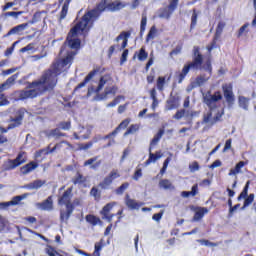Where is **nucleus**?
Masks as SVG:
<instances>
[{
	"mask_svg": "<svg viewBox=\"0 0 256 256\" xmlns=\"http://www.w3.org/2000/svg\"><path fill=\"white\" fill-rule=\"evenodd\" d=\"M123 7H125V4L119 1L107 3V0H101L95 8L86 11L82 18L71 28L66 39L68 47H70V49H79V47H81V40L76 38L77 35L88 33L95 21L101 17L104 11H119L123 9Z\"/></svg>",
	"mask_w": 256,
	"mask_h": 256,
	"instance_id": "1",
	"label": "nucleus"
},
{
	"mask_svg": "<svg viewBox=\"0 0 256 256\" xmlns=\"http://www.w3.org/2000/svg\"><path fill=\"white\" fill-rule=\"evenodd\" d=\"M75 55H77V53L71 51L62 61L58 60L53 63L50 69L45 71L39 80L28 84L29 90L25 92L24 96L37 97L43 95V93H47V91H53L55 87H57V77L61 75V69L67 67V65L73 61Z\"/></svg>",
	"mask_w": 256,
	"mask_h": 256,
	"instance_id": "2",
	"label": "nucleus"
},
{
	"mask_svg": "<svg viewBox=\"0 0 256 256\" xmlns=\"http://www.w3.org/2000/svg\"><path fill=\"white\" fill-rule=\"evenodd\" d=\"M191 69H204L209 73V76L205 74L197 76L195 81L193 82V87H201V85H204L205 83H207V81H209V78L211 77L210 74L213 71V68L211 66V60H207L206 63L203 65V54H201V48L199 46L193 47V61L187 65H184L181 73H178V83H183V80L185 79V77H187V74Z\"/></svg>",
	"mask_w": 256,
	"mask_h": 256,
	"instance_id": "3",
	"label": "nucleus"
},
{
	"mask_svg": "<svg viewBox=\"0 0 256 256\" xmlns=\"http://www.w3.org/2000/svg\"><path fill=\"white\" fill-rule=\"evenodd\" d=\"M217 101H219V98H204V103H206V105L210 109V113L204 116V123H210V125H213V123L219 121V119H221V117L223 116V108H216Z\"/></svg>",
	"mask_w": 256,
	"mask_h": 256,
	"instance_id": "4",
	"label": "nucleus"
},
{
	"mask_svg": "<svg viewBox=\"0 0 256 256\" xmlns=\"http://www.w3.org/2000/svg\"><path fill=\"white\" fill-rule=\"evenodd\" d=\"M73 189L68 188L63 196L58 200V205H66L67 213L61 212L60 219L61 221H67L73 213V204H71V197L73 196L72 193Z\"/></svg>",
	"mask_w": 256,
	"mask_h": 256,
	"instance_id": "5",
	"label": "nucleus"
},
{
	"mask_svg": "<svg viewBox=\"0 0 256 256\" xmlns=\"http://www.w3.org/2000/svg\"><path fill=\"white\" fill-rule=\"evenodd\" d=\"M129 37H131V31L121 32L115 39L117 43H119V41H122L121 47H119V45L110 46L109 52H108L109 57H111V55L115 53V49H118V51H123V49H125V47H127L129 43Z\"/></svg>",
	"mask_w": 256,
	"mask_h": 256,
	"instance_id": "6",
	"label": "nucleus"
},
{
	"mask_svg": "<svg viewBox=\"0 0 256 256\" xmlns=\"http://www.w3.org/2000/svg\"><path fill=\"white\" fill-rule=\"evenodd\" d=\"M23 163H27V157H25V154H19L16 159L5 161L3 167L5 171H11L17 169V167L23 165Z\"/></svg>",
	"mask_w": 256,
	"mask_h": 256,
	"instance_id": "7",
	"label": "nucleus"
},
{
	"mask_svg": "<svg viewBox=\"0 0 256 256\" xmlns=\"http://www.w3.org/2000/svg\"><path fill=\"white\" fill-rule=\"evenodd\" d=\"M115 205H117V202H110L102 208L100 215H102V219H104V221H108V223L113 221V217H115V215L111 214V211H113V207H115Z\"/></svg>",
	"mask_w": 256,
	"mask_h": 256,
	"instance_id": "8",
	"label": "nucleus"
},
{
	"mask_svg": "<svg viewBox=\"0 0 256 256\" xmlns=\"http://www.w3.org/2000/svg\"><path fill=\"white\" fill-rule=\"evenodd\" d=\"M121 177V174H119L117 171H112L105 179L103 182L99 184V187L101 189H108L109 185L115 181V179H119Z\"/></svg>",
	"mask_w": 256,
	"mask_h": 256,
	"instance_id": "9",
	"label": "nucleus"
},
{
	"mask_svg": "<svg viewBox=\"0 0 256 256\" xmlns=\"http://www.w3.org/2000/svg\"><path fill=\"white\" fill-rule=\"evenodd\" d=\"M91 135V130L85 127H78L77 130L74 132L73 137L74 139H89Z\"/></svg>",
	"mask_w": 256,
	"mask_h": 256,
	"instance_id": "10",
	"label": "nucleus"
},
{
	"mask_svg": "<svg viewBox=\"0 0 256 256\" xmlns=\"http://www.w3.org/2000/svg\"><path fill=\"white\" fill-rule=\"evenodd\" d=\"M107 84V76H102L99 80L98 86L96 88H89L88 89V96L92 95V93H96V96L103 91V87Z\"/></svg>",
	"mask_w": 256,
	"mask_h": 256,
	"instance_id": "11",
	"label": "nucleus"
},
{
	"mask_svg": "<svg viewBox=\"0 0 256 256\" xmlns=\"http://www.w3.org/2000/svg\"><path fill=\"white\" fill-rule=\"evenodd\" d=\"M27 26V23L19 24L10 29L8 33L4 35V37H11V35H21V33H23V31L27 29Z\"/></svg>",
	"mask_w": 256,
	"mask_h": 256,
	"instance_id": "12",
	"label": "nucleus"
},
{
	"mask_svg": "<svg viewBox=\"0 0 256 256\" xmlns=\"http://www.w3.org/2000/svg\"><path fill=\"white\" fill-rule=\"evenodd\" d=\"M17 77L18 75L14 74L11 77H9L4 83H2L0 85V93H3V91H6V89H9L11 85H13L15 81H17ZM0 97H4V95L0 94Z\"/></svg>",
	"mask_w": 256,
	"mask_h": 256,
	"instance_id": "13",
	"label": "nucleus"
},
{
	"mask_svg": "<svg viewBox=\"0 0 256 256\" xmlns=\"http://www.w3.org/2000/svg\"><path fill=\"white\" fill-rule=\"evenodd\" d=\"M42 211H53V198L50 196L44 202L36 204Z\"/></svg>",
	"mask_w": 256,
	"mask_h": 256,
	"instance_id": "14",
	"label": "nucleus"
},
{
	"mask_svg": "<svg viewBox=\"0 0 256 256\" xmlns=\"http://www.w3.org/2000/svg\"><path fill=\"white\" fill-rule=\"evenodd\" d=\"M98 72V70H92L91 72H89V74L84 78V81L78 84L77 87L74 89V93H77L79 89L85 87V85H87V83H89V81H91V79H93V77H95Z\"/></svg>",
	"mask_w": 256,
	"mask_h": 256,
	"instance_id": "15",
	"label": "nucleus"
},
{
	"mask_svg": "<svg viewBox=\"0 0 256 256\" xmlns=\"http://www.w3.org/2000/svg\"><path fill=\"white\" fill-rule=\"evenodd\" d=\"M247 165V162L244 161H240L238 162L234 168L230 169L228 175L229 177H237V175H239V173H243V171H241V169Z\"/></svg>",
	"mask_w": 256,
	"mask_h": 256,
	"instance_id": "16",
	"label": "nucleus"
},
{
	"mask_svg": "<svg viewBox=\"0 0 256 256\" xmlns=\"http://www.w3.org/2000/svg\"><path fill=\"white\" fill-rule=\"evenodd\" d=\"M37 167H39V165L37 163L30 162L20 168V173H22V175H28V173L35 171V169H37Z\"/></svg>",
	"mask_w": 256,
	"mask_h": 256,
	"instance_id": "17",
	"label": "nucleus"
},
{
	"mask_svg": "<svg viewBox=\"0 0 256 256\" xmlns=\"http://www.w3.org/2000/svg\"><path fill=\"white\" fill-rule=\"evenodd\" d=\"M32 235H37V237H40V239H45V236L37 233V232H33V230L28 229V228H22V230L20 231V237H31Z\"/></svg>",
	"mask_w": 256,
	"mask_h": 256,
	"instance_id": "18",
	"label": "nucleus"
},
{
	"mask_svg": "<svg viewBox=\"0 0 256 256\" xmlns=\"http://www.w3.org/2000/svg\"><path fill=\"white\" fill-rule=\"evenodd\" d=\"M171 15H173V11H171L168 7L167 8H161L158 11V17L160 19H171Z\"/></svg>",
	"mask_w": 256,
	"mask_h": 256,
	"instance_id": "19",
	"label": "nucleus"
},
{
	"mask_svg": "<svg viewBox=\"0 0 256 256\" xmlns=\"http://www.w3.org/2000/svg\"><path fill=\"white\" fill-rule=\"evenodd\" d=\"M71 1L72 0H65L64 4L62 6V10L60 12L59 21H63V19H65V17H67V13H69V5H71Z\"/></svg>",
	"mask_w": 256,
	"mask_h": 256,
	"instance_id": "20",
	"label": "nucleus"
},
{
	"mask_svg": "<svg viewBox=\"0 0 256 256\" xmlns=\"http://www.w3.org/2000/svg\"><path fill=\"white\" fill-rule=\"evenodd\" d=\"M197 193H199V187L197 186V184H195L194 186H192L191 191L181 192V197H184V198L195 197Z\"/></svg>",
	"mask_w": 256,
	"mask_h": 256,
	"instance_id": "21",
	"label": "nucleus"
},
{
	"mask_svg": "<svg viewBox=\"0 0 256 256\" xmlns=\"http://www.w3.org/2000/svg\"><path fill=\"white\" fill-rule=\"evenodd\" d=\"M126 205L129 209L137 210L140 209V207L143 205L142 203L137 202L136 200H133L131 198L126 199Z\"/></svg>",
	"mask_w": 256,
	"mask_h": 256,
	"instance_id": "22",
	"label": "nucleus"
},
{
	"mask_svg": "<svg viewBox=\"0 0 256 256\" xmlns=\"http://www.w3.org/2000/svg\"><path fill=\"white\" fill-rule=\"evenodd\" d=\"M197 115V112H191V113H185V110H180L174 115V119H183V117H195Z\"/></svg>",
	"mask_w": 256,
	"mask_h": 256,
	"instance_id": "23",
	"label": "nucleus"
},
{
	"mask_svg": "<svg viewBox=\"0 0 256 256\" xmlns=\"http://www.w3.org/2000/svg\"><path fill=\"white\" fill-rule=\"evenodd\" d=\"M163 157V154L161 152H157L156 154L150 153L149 159L146 161L147 165H151V163H155L156 161H159Z\"/></svg>",
	"mask_w": 256,
	"mask_h": 256,
	"instance_id": "24",
	"label": "nucleus"
},
{
	"mask_svg": "<svg viewBox=\"0 0 256 256\" xmlns=\"http://www.w3.org/2000/svg\"><path fill=\"white\" fill-rule=\"evenodd\" d=\"M45 184L43 180H35L32 183L26 185V189H41V187Z\"/></svg>",
	"mask_w": 256,
	"mask_h": 256,
	"instance_id": "25",
	"label": "nucleus"
},
{
	"mask_svg": "<svg viewBox=\"0 0 256 256\" xmlns=\"http://www.w3.org/2000/svg\"><path fill=\"white\" fill-rule=\"evenodd\" d=\"M159 187H160V189H165V190L175 189V187L173 186L171 181L167 180V179L160 180Z\"/></svg>",
	"mask_w": 256,
	"mask_h": 256,
	"instance_id": "26",
	"label": "nucleus"
},
{
	"mask_svg": "<svg viewBox=\"0 0 256 256\" xmlns=\"http://www.w3.org/2000/svg\"><path fill=\"white\" fill-rule=\"evenodd\" d=\"M206 213H209V210H207V208L198 209L194 215V221H200V219H203Z\"/></svg>",
	"mask_w": 256,
	"mask_h": 256,
	"instance_id": "27",
	"label": "nucleus"
},
{
	"mask_svg": "<svg viewBox=\"0 0 256 256\" xmlns=\"http://www.w3.org/2000/svg\"><path fill=\"white\" fill-rule=\"evenodd\" d=\"M147 27V13H142V19L140 22V35L142 36L145 33V29Z\"/></svg>",
	"mask_w": 256,
	"mask_h": 256,
	"instance_id": "28",
	"label": "nucleus"
},
{
	"mask_svg": "<svg viewBox=\"0 0 256 256\" xmlns=\"http://www.w3.org/2000/svg\"><path fill=\"white\" fill-rule=\"evenodd\" d=\"M224 97H233V85L225 84L222 86Z\"/></svg>",
	"mask_w": 256,
	"mask_h": 256,
	"instance_id": "29",
	"label": "nucleus"
},
{
	"mask_svg": "<svg viewBox=\"0 0 256 256\" xmlns=\"http://www.w3.org/2000/svg\"><path fill=\"white\" fill-rule=\"evenodd\" d=\"M139 61H146L147 57H149V53L145 50V46H142L137 55Z\"/></svg>",
	"mask_w": 256,
	"mask_h": 256,
	"instance_id": "30",
	"label": "nucleus"
},
{
	"mask_svg": "<svg viewBox=\"0 0 256 256\" xmlns=\"http://www.w3.org/2000/svg\"><path fill=\"white\" fill-rule=\"evenodd\" d=\"M85 166L87 165H90L91 166V169H97V167H99V165H101V162L100 161H97L96 158H91L89 160H87L85 163H84Z\"/></svg>",
	"mask_w": 256,
	"mask_h": 256,
	"instance_id": "31",
	"label": "nucleus"
},
{
	"mask_svg": "<svg viewBox=\"0 0 256 256\" xmlns=\"http://www.w3.org/2000/svg\"><path fill=\"white\" fill-rule=\"evenodd\" d=\"M155 35H157V27L152 26L147 34V37H146L147 43H149V41H151V39H155Z\"/></svg>",
	"mask_w": 256,
	"mask_h": 256,
	"instance_id": "32",
	"label": "nucleus"
},
{
	"mask_svg": "<svg viewBox=\"0 0 256 256\" xmlns=\"http://www.w3.org/2000/svg\"><path fill=\"white\" fill-rule=\"evenodd\" d=\"M20 53H35V44L30 43L27 46L21 48Z\"/></svg>",
	"mask_w": 256,
	"mask_h": 256,
	"instance_id": "33",
	"label": "nucleus"
},
{
	"mask_svg": "<svg viewBox=\"0 0 256 256\" xmlns=\"http://www.w3.org/2000/svg\"><path fill=\"white\" fill-rule=\"evenodd\" d=\"M86 221L88 223H91V225H99V223H101V219H99L98 217H96L94 215L86 216Z\"/></svg>",
	"mask_w": 256,
	"mask_h": 256,
	"instance_id": "34",
	"label": "nucleus"
},
{
	"mask_svg": "<svg viewBox=\"0 0 256 256\" xmlns=\"http://www.w3.org/2000/svg\"><path fill=\"white\" fill-rule=\"evenodd\" d=\"M223 29H225V22H219L216 28L214 39H218L221 37V33H223Z\"/></svg>",
	"mask_w": 256,
	"mask_h": 256,
	"instance_id": "35",
	"label": "nucleus"
},
{
	"mask_svg": "<svg viewBox=\"0 0 256 256\" xmlns=\"http://www.w3.org/2000/svg\"><path fill=\"white\" fill-rule=\"evenodd\" d=\"M23 199H25V196H15L11 201L8 202V205L9 207L19 205Z\"/></svg>",
	"mask_w": 256,
	"mask_h": 256,
	"instance_id": "36",
	"label": "nucleus"
},
{
	"mask_svg": "<svg viewBox=\"0 0 256 256\" xmlns=\"http://www.w3.org/2000/svg\"><path fill=\"white\" fill-rule=\"evenodd\" d=\"M167 77H158L157 79V89L159 91H163V87H165V81H166Z\"/></svg>",
	"mask_w": 256,
	"mask_h": 256,
	"instance_id": "37",
	"label": "nucleus"
},
{
	"mask_svg": "<svg viewBox=\"0 0 256 256\" xmlns=\"http://www.w3.org/2000/svg\"><path fill=\"white\" fill-rule=\"evenodd\" d=\"M163 137V131H159L155 136L154 138L152 139L151 141V146L153 147V145H156L159 143V141H161V138Z\"/></svg>",
	"mask_w": 256,
	"mask_h": 256,
	"instance_id": "38",
	"label": "nucleus"
},
{
	"mask_svg": "<svg viewBox=\"0 0 256 256\" xmlns=\"http://www.w3.org/2000/svg\"><path fill=\"white\" fill-rule=\"evenodd\" d=\"M17 43H19V41L14 42L11 47L6 49V51L4 52L5 57H11V55H13Z\"/></svg>",
	"mask_w": 256,
	"mask_h": 256,
	"instance_id": "39",
	"label": "nucleus"
},
{
	"mask_svg": "<svg viewBox=\"0 0 256 256\" xmlns=\"http://www.w3.org/2000/svg\"><path fill=\"white\" fill-rule=\"evenodd\" d=\"M128 188H129V183L128 182L122 184L118 189H116L117 195H123V193H125V191Z\"/></svg>",
	"mask_w": 256,
	"mask_h": 256,
	"instance_id": "40",
	"label": "nucleus"
},
{
	"mask_svg": "<svg viewBox=\"0 0 256 256\" xmlns=\"http://www.w3.org/2000/svg\"><path fill=\"white\" fill-rule=\"evenodd\" d=\"M195 25H197V10L194 9L191 17L190 29H195Z\"/></svg>",
	"mask_w": 256,
	"mask_h": 256,
	"instance_id": "41",
	"label": "nucleus"
},
{
	"mask_svg": "<svg viewBox=\"0 0 256 256\" xmlns=\"http://www.w3.org/2000/svg\"><path fill=\"white\" fill-rule=\"evenodd\" d=\"M253 201H255V195L254 194H250L245 199L243 208L245 209V207H249V205H251V203H253Z\"/></svg>",
	"mask_w": 256,
	"mask_h": 256,
	"instance_id": "42",
	"label": "nucleus"
},
{
	"mask_svg": "<svg viewBox=\"0 0 256 256\" xmlns=\"http://www.w3.org/2000/svg\"><path fill=\"white\" fill-rule=\"evenodd\" d=\"M129 123H131V120H129V119L124 120V121L119 125V127L117 128V130L114 131L111 135H115V134L117 133V131H119V129H126V127L129 126Z\"/></svg>",
	"mask_w": 256,
	"mask_h": 256,
	"instance_id": "43",
	"label": "nucleus"
},
{
	"mask_svg": "<svg viewBox=\"0 0 256 256\" xmlns=\"http://www.w3.org/2000/svg\"><path fill=\"white\" fill-rule=\"evenodd\" d=\"M178 5H179V0H171L170 4L168 5V8L170 11H172V13H174Z\"/></svg>",
	"mask_w": 256,
	"mask_h": 256,
	"instance_id": "44",
	"label": "nucleus"
},
{
	"mask_svg": "<svg viewBox=\"0 0 256 256\" xmlns=\"http://www.w3.org/2000/svg\"><path fill=\"white\" fill-rule=\"evenodd\" d=\"M23 115H25L24 112H19V114L16 117V119L13 120L16 124L14 126H12V127H17V126L21 125V121H23Z\"/></svg>",
	"mask_w": 256,
	"mask_h": 256,
	"instance_id": "45",
	"label": "nucleus"
},
{
	"mask_svg": "<svg viewBox=\"0 0 256 256\" xmlns=\"http://www.w3.org/2000/svg\"><path fill=\"white\" fill-rule=\"evenodd\" d=\"M200 245H204V247H217V244L210 242L209 240H198Z\"/></svg>",
	"mask_w": 256,
	"mask_h": 256,
	"instance_id": "46",
	"label": "nucleus"
},
{
	"mask_svg": "<svg viewBox=\"0 0 256 256\" xmlns=\"http://www.w3.org/2000/svg\"><path fill=\"white\" fill-rule=\"evenodd\" d=\"M189 170L191 173H195V171H199V163L197 161L192 162L189 165Z\"/></svg>",
	"mask_w": 256,
	"mask_h": 256,
	"instance_id": "47",
	"label": "nucleus"
},
{
	"mask_svg": "<svg viewBox=\"0 0 256 256\" xmlns=\"http://www.w3.org/2000/svg\"><path fill=\"white\" fill-rule=\"evenodd\" d=\"M169 163H171V157H168L163 164L162 169L160 170L161 175H164L165 171H167V167H169Z\"/></svg>",
	"mask_w": 256,
	"mask_h": 256,
	"instance_id": "48",
	"label": "nucleus"
},
{
	"mask_svg": "<svg viewBox=\"0 0 256 256\" xmlns=\"http://www.w3.org/2000/svg\"><path fill=\"white\" fill-rule=\"evenodd\" d=\"M249 187V182H247L244 190L241 192V194L238 197V201H241V199H246L247 197V188Z\"/></svg>",
	"mask_w": 256,
	"mask_h": 256,
	"instance_id": "49",
	"label": "nucleus"
},
{
	"mask_svg": "<svg viewBox=\"0 0 256 256\" xmlns=\"http://www.w3.org/2000/svg\"><path fill=\"white\" fill-rule=\"evenodd\" d=\"M129 56V50L125 49L122 53L121 59H120V63L123 65V63H125L127 61V57Z\"/></svg>",
	"mask_w": 256,
	"mask_h": 256,
	"instance_id": "50",
	"label": "nucleus"
},
{
	"mask_svg": "<svg viewBox=\"0 0 256 256\" xmlns=\"http://www.w3.org/2000/svg\"><path fill=\"white\" fill-rule=\"evenodd\" d=\"M46 253H47V255H49V256H57V255H59V254L57 253V251H55V249H53V247H51V246H48V247L46 248Z\"/></svg>",
	"mask_w": 256,
	"mask_h": 256,
	"instance_id": "51",
	"label": "nucleus"
},
{
	"mask_svg": "<svg viewBox=\"0 0 256 256\" xmlns=\"http://www.w3.org/2000/svg\"><path fill=\"white\" fill-rule=\"evenodd\" d=\"M182 49H183V46L181 45L176 46V48L170 52V57H173V55H179Z\"/></svg>",
	"mask_w": 256,
	"mask_h": 256,
	"instance_id": "52",
	"label": "nucleus"
},
{
	"mask_svg": "<svg viewBox=\"0 0 256 256\" xmlns=\"http://www.w3.org/2000/svg\"><path fill=\"white\" fill-rule=\"evenodd\" d=\"M60 129H63L64 131H69V129H71V122L60 123Z\"/></svg>",
	"mask_w": 256,
	"mask_h": 256,
	"instance_id": "53",
	"label": "nucleus"
},
{
	"mask_svg": "<svg viewBox=\"0 0 256 256\" xmlns=\"http://www.w3.org/2000/svg\"><path fill=\"white\" fill-rule=\"evenodd\" d=\"M90 195H92V197H95V199H99L101 197V194L99 193V190L97 188H92L90 191Z\"/></svg>",
	"mask_w": 256,
	"mask_h": 256,
	"instance_id": "54",
	"label": "nucleus"
},
{
	"mask_svg": "<svg viewBox=\"0 0 256 256\" xmlns=\"http://www.w3.org/2000/svg\"><path fill=\"white\" fill-rule=\"evenodd\" d=\"M141 177H143V173L141 172V169H137L133 176L134 181H139Z\"/></svg>",
	"mask_w": 256,
	"mask_h": 256,
	"instance_id": "55",
	"label": "nucleus"
},
{
	"mask_svg": "<svg viewBox=\"0 0 256 256\" xmlns=\"http://www.w3.org/2000/svg\"><path fill=\"white\" fill-rule=\"evenodd\" d=\"M175 98H170L168 101H167V107L168 109H173L174 107L177 106V104L175 103Z\"/></svg>",
	"mask_w": 256,
	"mask_h": 256,
	"instance_id": "56",
	"label": "nucleus"
},
{
	"mask_svg": "<svg viewBox=\"0 0 256 256\" xmlns=\"http://www.w3.org/2000/svg\"><path fill=\"white\" fill-rule=\"evenodd\" d=\"M137 129H139V127L137 125H132L128 131L125 132V136L127 135H131V133H135V131H137Z\"/></svg>",
	"mask_w": 256,
	"mask_h": 256,
	"instance_id": "57",
	"label": "nucleus"
},
{
	"mask_svg": "<svg viewBox=\"0 0 256 256\" xmlns=\"http://www.w3.org/2000/svg\"><path fill=\"white\" fill-rule=\"evenodd\" d=\"M6 225H7V219H5V217L0 215V231H3Z\"/></svg>",
	"mask_w": 256,
	"mask_h": 256,
	"instance_id": "58",
	"label": "nucleus"
},
{
	"mask_svg": "<svg viewBox=\"0 0 256 256\" xmlns=\"http://www.w3.org/2000/svg\"><path fill=\"white\" fill-rule=\"evenodd\" d=\"M41 13H42V12H36V13L33 15L32 23H37V22L41 21Z\"/></svg>",
	"mask_w": 256,
	"mask_h": 256,
	"instance_id": "59",
	"label": "nucleus"
},
{
	"mask_svg": "<svg viewBox=\"0 0 256 256\" xmlns=\"http://www.w3.org/2000/svg\"><path fill=\"white\" fill-rule=\"evenodd\" d=\"M231 143H232L231 139L226 140L225 146L223 149V153H227V151H229V149H231V147H232Z\"/></svg>",
	"mask_w": 256,
	"mask_h": 256,
	"instance_id": "60",
	"label": "nucleus"
},
{
	"mask_svg": "<svg viewBox=\"0 0 256 256\" xmlns=\"http://www.w3.org/2000/svg\"><path fill=\"white\" fill-rule=\"evenodd\" d=\"M23 12H6L5 16L6 17H14L15 19H17V17H19V15H21Z\"/></svg>",
	"mask_w": 256,
	"mask_h": 256,
	"instance_id": "61",
	"label": "nucleus"
},
{
	"mask_svg": "<svg viewBox=\"0 0 256 256\" xmlns=\"http://www.w3.org/2000/svg\"><path fill=\"white\" fill-rule=\"evenodd\" d=\"M162 217H163V212H160V213L154 214L152 219H153V221H157L159 223L161 221Z\"/></svg>",
	"mask_w": 256,
	"mask_h": 256,
	"instance_id": "62",
	"label": "nucleus"
},
{
	"mask_svg": "<svg viewBox=\"0 0 256 256\" xmlns=\"http://www.w3.org/2000/svg\"><path fill=\"white\" fill-rule=\"evenodd\" d=\"M115 88L114 87H107L105 89V95H115Z\"/></svg>",
	"mask_w": 256,
	"mask_h": 256,
	"instance_id": "63",
	"label": "nucleus"
},
{
	"mask_svg": "<svg viewBox=\"0 0 256 256\" xmlns=\"http://www.w3.org/2000/svg\"><path fill=\"white\" fill-rule=\"evenodd\" d=\"M200 187H209L211 185V180L210 179H204L200 182Z\"/></svg>",
	"mask_w": 256,
	"mask_h": 256,
	"instance_id": "64",
	"label": "nucleus"
}]
</instances>
